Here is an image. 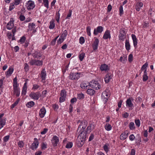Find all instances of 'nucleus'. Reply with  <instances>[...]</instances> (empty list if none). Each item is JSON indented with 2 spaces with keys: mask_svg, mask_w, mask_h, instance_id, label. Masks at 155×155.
Wrapping results in <instances>:
<instances>
[{
  "mask_svg": "<svg viewBox=\"0 0 155 155\" xmlns=\"http://www.w3.org/2000/svg\"><path fill=\"white\" fill-rule=\"evenodd\" d=\"M79 132H81L76 140L77 146L79 147H81L84 144L86 137L89 134L86 130L79 129Z\"/></svg>",
  "mask_w": 155,
  "mask_h": 155,
  "instance_id": "f257e3e1",
  "label": "nucleus"
},
{
  "mask_svg": "<svg viewBox=\"0 0 155 155\" xmlns=\"http://www.w3.org/2000/svg\"><path fill=\"white\" fill-rule=\"evenodd\" d=\"M89 86L92 88L97 90L101 88V85L99 84L97 81H92L89 83Z\"/></svg>",
  "mask_w": 155,
  "mask_h": 155,
  "instance_id": "f03ea898",
  "label": "nucleus"
},
{
  "mask_svg": "<svg viewBox=\"0 0 155 155\" xmlns=\"http://www.w3.org/2000/svg\"><path fill=\"white\" fill-rule=\"evenodd\" d=\"M81 74L80 73H72L71 72L69 76V78L72 80L78 79L80 77Z\"/></svg>",
  "mask_w": 155,
  "mask_h": 155,
  "instance_id": "7ed1b4c3",
  "label": "nucleus"
},
{
  "mask_svg": "<svg viewBox=\"0 0 155 155\" xmlns=\"http://www.w3.org/2000/svg\"><path fill=\"white\" fill-rule=\"evenodd\" d=\"M29 63L31 65L35 64L38 66H39L42 65L43 61H42L39 60L32 59L29 61Z\"/></svg>",
  "mask_w": 155,
  "mask_h": 155,
  "instance_id": "20e7f679",
  "label": "nucleus"
},
{
  "mask_svg": "<svg viewBox=\"0 0 155 155\" xmlns=\"http://www.w3.org/2000/svg\"><path fill=\"white\" fill-rule=\"evenodd\" d=\"M87 124V121L85 120H83L81 122L80 124L78 126L77 131H78L79 129L84 130Z\"/></svg>",
  "mask_w": 155,
  "mask_h": 155,
  "instance_id": "39448f33",
  "label": "nucleus"
},
{
  "mask_svg": "<svg viewBox=\"0 0 155 155\" xmlns=\"http://www.w3.org/2000/svg\"><path fill=\"white\" fill-rule=\"evenodd\" d=\"M29 96L32 99L38 100L41 96V94L39 92L36 93L31 92Z\"/></svg>",
  "mask_w": 155,
  "mask_h": 155,
  "instance_id": "423d86ee",
  "label": "nucleus"
},
{
  "mask_svg": "<svg viewBox=\"0 0 155 155\" xmlns=\"http://www.w3.org/2000/svg\"><path fill=\"white\" fill-rule=\"evenodd\" d=\"M119 39L122 41L124 40L126 38V33L125 31L122 29L120 30V35L119 36Z\"/></svg>",
  "mask_w": 155,
  "mask_h": 155,
  "instance_id": "0eeeda50",
  "label": "nucleus"
},
{
  "mask_svg": "<svg viewBox=\"0 0 155 155\" xmlns=\"http://www.w3.org/2000/svg\"><path fill=\"white\" fill-rule=\"evenodd\" d=\"M59 141L58 137L56 136H54L51 140V142L53 146L54 147L57 146Z\"/></svg>",
  "mask_w": 155,
  "mask_h": 155,
  "instance_id": "6e6552de",
  "label": "nucleus"
},
{
  "mask_svg": "<svg viewBox=\"0 0 155 155\" xmlns=\"http://www.w3.org/2000/svg\"><path fill=\"white\" fill-rule=\"evenodd\" d=\"M14 19L11 18L10 20L6 25V28L10 30L14 27Z\"/></svg>",
  "mask_w": 155,
  "mask_h": 155,
  "instance_id": "1a4fd4ad",
  "label": "nucleus"
},
{
  "mask_svg": "<svg viewBox=\"0 0 155 155\" xmlns=\"http://www.w3.org/2000/svg\"><path fill=\"white\" fill-rule=\"evenodd\" d=\"M133 98L131 97L128 99L126 101V106L130 108L131 109H132V107L134 106L133 104L132 103L131 101H133Z\"/></svg>",
  "mask_w": 155,
  "mask_h": 155,
  "instance_id": "9d476101",
  "label": "nucleus"
},
{
  "mask_svg": "<svg viewBox=\"0 0 155 155\" xmlns=\"http://www.w3.org/2000/svg\"><path fill=\"white\" fill-rule=\"evenodd\" d=\"M103 31V28L101 26H98L96 28H95L94 31V34L95 35H97L98 33H101Z\"/></svg>",
  "mask_w": 155,
  "mask_h": 155,
  "instance_id": "9b49d317",
  "label": "nucleus"
},
{
  "mask_svg": "<svg viewBox=\"0 0 155 155\" xmlns=\"http://www.w3.org/2000/svg\"><path fill=\"white\" fill-rule=\"evenodd\" d=\"M95 41L92 45V47L94 50H96L98 48V44L99 41L98 38H94Z\"/></svg>",
  "mask_w": 155,
  "mask_h": 155,
  "instance_id": "f8f14e48",
  "label": "nucleus"
},
{
  "mask_svg": "<svg viewBox=\"0 0 155 155\" xmlns=\"http://www.w3.org/2000/svg\"><path fill=\"white\" fill-rule=\"evenodd\" d=\"M101 97L103 99H105V101L106 102L109 97L108 94L106 91H103Z\"/></svg>",
  "mask_w": 155,
  "mask_h": 155,
  "instance_id": "ddd939ff",
  "label": "nucleus"
},
{
  "mask_svg": "<svg viewBox=\"0 0 155 155\" xmlns=\"http://www.w3.org/2000/svg\"><path fill=\"white\" fill-rule=\"evenodd\" d=\"M46 113V110L44 107H43L40 110L39 115L41 118H43Z\"/></svg>",
  "mask_w": 155,
  "mask_h": 155,
  "instance_id": "4468645a",
  "label": "nucleus"
},
{
  "mask_svg": "<svg viewBox=\"0 0 155 155\" xmlns=\"http://www.w3.org/2000/svg\"><path fill=\"white\" fill-rule=\"evenodd\" d=\"M35 5L34 2L31 1L28 2V10L33 9L35 7Z\"/></svg>",
  "mask_w": 155,
  "mask_h": 155,
  "instance_id": "2eb2a0df",
  "label": "nucleus"
},
{
  "mask_svg": "<svg viewBox=\"0 0 155 155\" xmlns=\"http://www.w3.org/2000/svg\"><path fill=\"white\" fill-rule=\"evenodd\" d=\"M110 31L109 30L106 31L104 35L103 38L104 39H107L108 38H110Z\"/></svg>",
  "mask_w": 155,
  "mask_h": 155,
  "instance_id": "dca6fc26",
  "label": "nucleus"
},
{
  "mask_svg": "<svg viewBox=\"0 0 155 155\" xmlns=\"http://www.w3.org/2000/svg\"><path fill=\"white\" fill-rule=\"evenodd\" d=\"M46 73L45 69H43L41 71L40 76L42 80L45 79Z\"/></svg>",
  "mask_w": 155,
  "mask_h": 155,
  "instance_id": "f3484780",
  "label": "nucleus"
},
{
  "mask_svg": "<svg viewBox=\"0 0 155 155\" xmlns=\"http://www.w3.org/2000/svg\"><path fill=\"white\" fill-rule=\"evenodd\" d=\"M132 38L133 40L134 45V47H136L137 44V40L136 35L132 34L131 35Z\"/></svg>",
  "mask_w": 155,
  "mask_h": 155,
  "instance_id": "a211bd4d",
  "label": "nucleus"
},
{
  "mask_svg": "<svg viewBox=\"0 0 155 155\" xmlns=\"http://www.w3.org/2000/svg\"><path fill=\"white\" fill-rule=\"evenodd\" d=\"M41 52L40 51L39 52L37 51L35 52V53H33L32 54V55L33 56V57L38 58H39L41 57Z\"/></svg>",
  "mask_w": 155,
  "mask_h": 155,
  "instance_id": "6ab92c4d",
  "label": "nucleus"
},
{
  "mask_svg": "<svg viewBox=\"0 0 155 155\" xmlns=\"http://www.w3.org/2000/svg\"><path fill=\"white\" fill-rule=\"evenodd\" d=\"M13 71V68L12 67L9 68L8 71L6 73V76L7 78H8L9 76H11L12 74Z\"/></svg>",
  "mask_w": 155,
  "mask_h": 155,
  "instance_id": "aec40b11",
  "label": "nucleus"
},
{
  "mask_svg": "<svg viewBox=\"0 0 155 155\" xmlns=\"http://www.w3.org/2000/svg\"><path fill=\"white\" fill-rule=\"evenodd\" d=\"M39 144V142L38 141L34 142L32 144L31 148V149L34 150L35 149H36L38 147Z\"/></svg>",
  "mask_w": 155,
  "mask_h": 155,
  "instance_id": "412c9836",
  "label": "nucleus"
},
{
  "mask_svg": "<svg viewBox=\"0 0 155 155\" xmlns=\"http://www.w3.org/2000/svg\"><path fill=\"white\" fill-rule=\"evenodd\" d=\"M111 75L110 74H108L106 75L104 78V81L106 83H108L110 80L111 78Z\"/></svg>",
  "mask_w": 155,
  "mask_h": 155,
  "instance_id": "4be33fe9",
  "label": "nucleus"
},
{
  "mask_svg": "<svg viewBox=\"0 0 155 155\" xmlns=\"http://www.w3.org/2000/svg\"><path fill=\"white\" fill-rule=\"evenodd\" d=\"M143 5V3L142 2L137 3L136 5L135 6V8L137 11H139L140 9V8L142 7Z\"/></svg>",
  "mask_w": 155,
  "mask_h": 155,
  "instance_id": "5701e85b",
  "label": "nucleus"
},
{
  "mask_svg": "<svg viewBox=\"0 0 155 155\" xmlns=\"http://www.w3.org/2000/svg\"><path fill=\"white\" fill-rule=\"evenodd\" d=\"M87 93L88 94H89L91 96H92L94 95L95 93V91L92 89H88L87 91Z\"/></svg>",
  "mask_w": 155,
  "mask_h": 155,
  "instance_id": "b1692460",
  "label": "nucleus"
},
{
  "mask_svg": "<svg viewBox=\"0 0 155 155\" xmlns=\"http://www.w3.org/2000/svg\"><path fill=\"white\" fill-rule=\"evenodd\" d=\"M148 79V77L147 75V70L145 69L144 72V74L143 76V80L144 81H147Z\"/></svg>",
  "mask_w": 155,
  "mask_h": 155,
  "instance_id": "393cba45",
  "label": "nucleus"
},
{
  "mask_svg": "<svg viewBox=\"0 0 155 155\" xmlns=\"http://www.w3.org/2000/svg\"><path fill=\"white\" fill-rule=\"evenodd\" d=\"M17 77H15L13 79V89L14 88H18V84L17 83Z\"/></svg>",
  "mask_w": 155,
  "mask_h": 155,
  "instance_id": "a878e982",
  "label": "nucleus"
},
{
  "mask_svg": "<svg viewBox=\"0 0 155 155\" xmlns=\"http://www.w3.org/2000/svg\"><path fill=\"white\" fill-rule=\"evenodd\" d=\"M13 90L14 94H16V96L17 97H19L20 94L19 89L18 88H14Z\"/></svg>",
  "mask_w": 155,
  "mask_h": 155,
  "instance_id": "bb28decb",
  "label": "nucleus"
},
{
  "mask_svg": "<svg viewBox=\"0 0 155 155\" xmlns=\"http://www.w3.org/2000/svg\"><path fill=\"white\" fill-rule=\"evenodd\" d=\"M125 47L127 51H129L130 49V45L129 41L126 39L125 41Z\"/></svg>",
  "mask_w": 155,
  "mask_h": 155,
  "instance_id": "cd10ccee",
  "label": "nucleus"
},
{
  "mask_svg": "<svg viewBox=\"0 0 155 155\" xmlns=\"http://www.w3.org/2000/svg\"><path fill=\"white\" fill-rule=\"evenodd\" d=\"M108 66L105 64H104L101 65L100 67V69L102 71H107V69Z\"/></svg>",
  "mask_w": 155,
  "mask_h": 155,
  "instance_id": "c85d7f7f",
  "label": "nucleus"
},
{
  "mask_svg": "<svg viewBox=\"0 0 155 155\" xmlns=\"http://www.w3.org/2000/svg\"><path fill=\"white\" fill-rule=\"evenodd\" d=\"M34 105V102L33 101H31L28 102L26 104V106L28 108H31L33 107Z\"/></svg>",
  "mask_w": 155,
  "mask_h": 155,
  "instance_id": "c756f323",
  "label": "nucleus"
},
{
  "mask_svg": "<svg viewBox=\"0 0 155 155\" xmlns=\"http://www.w3.org/2000/svg\"><path fill=\"white\" fill-rule=\"evenodd\" d=\"M127 137V134H126L125 133H123L120 135V138L121 140H124Z\"/></svg>",
  "mask_w": 155,
  "mask_h": 155,
  "instance_id": "7c9ffc66",
  "label": "nucleus"
},
{
  "mask_svg": "<svg viewBox=\"0 0 155 155\" xmlns=\"http://www.w3.org/2000/svg\"><path fill=\"white\" fill-rule=\"evenodd\" d=\"M64 38H63L62 36H61L60 38L57 41V44L58 45L61 44L64 41Z\"/></svg>",
  "mask_w": 155,
  "mask_h": 155,
  "instance_id": "2f4dec72",
  "label": "nucleus"
},
{
  "mask_svg": "<svg viewBox=\"0 0 155 155\" xmlns=\"http://www.w3.org/2000/svg\"><path fill=\"white\" fill-rule=\"evenodd\" d=\"M92 125V124H90L87 127V129L85 130H86V132L89 134L91 132V131Z\"/></svg>",
  "mask_w": 155,
  "mask_h": 155,
  "instance_id": "473e14b6",
  "label": "nucleus"
},
{
  "mask_svg": "<svg viewBox=\"0 0 155 155\" xmlns=\"http://www.w3.org/2000/svg\"><path fill=\"white\" fill-rule=\"evenodd\" d=\"M60 95L61 97H66V92L64 90H62L61 91Z\"/></svg>",
  "mask_w": 155,
  "mask_h": 155,
  "instance_id": "72a5a7b5",
  "label": "nucleus"
},
{
  "mask_svg": "<svg viewBox=\"0 0 155 155\" xmlns=\"http://www.w3.org/2000/svg\"><path fill=\"white\" fill-rule=\"evenodd\" d=\"M105 129L107 131H109L112 128V127L111 125L110 124H107L105 126Z\"/></svg>",
  "mask_w": 155,
  "mask_h": 155,
  "instance_id": "f704fd0d",
  "label": "nucleus"
},
{
  "mask_svg": "<svg viewBox=\"0 0 155 155\" xmlns=\"http://www.w3.org/2000/svg\"><path fill=\"white\" fill-rule=\"evenodd\" d=\"M134 122H131L130 123L129 126L130 129L131 130H133L135 128V127H134Z\"/></svg>",
  "mask_w": 155,
  "mask_h": 155,
  "instance_id": "c9c22d12",
  "label": "nucleus"
},
{
  "mask_svg": "<svg viewBox=\"0 0 155 155\" xmlns=\"http://www.w3.org/2000/svg\"><path fill=\"white\" fill-rule=\"evenodd\" d=\"M91 28L90 26H87L86 28V32L87 35L90 36L91 35Z\"/></svg>",
  "mask_w": 155,
  "mask_h": 155,
  "instance_id": "e433bc0d",
  "label": "nucleus"
},
{
  "mask_svg": "<svg viewBox=\"0 0 155 155\" xmlns=\"http://www.w3.org/2000/svg\"><path fill=\"white\" fill-rule=\"evenodd\" d=\"M55 26V24L53 21H51L50 22V25L49 26V28L51 29H53Z\"/></svg>",
  "mask_w": 155,
  "mask_h": 155,
  "instance_id": "4c0bfd02",
  "label": "nucleus"
},
{
  "mask_svg": "<svg viewBox=\"0 0 155 155\" xmlns=\"http://www.w3.org/2000/svg\"><path fill=\"white\" fill-rule=\"evenodd\" d=\"M73 144L71 142H69L67 144L66 147L67 148H70L72 147Z\"/></svg>",
  "mask_w": 155,
  "mask_h": 155,
  "instance_id": "58836bf2",
  "label": "nucleus"
},
{
  "mask_svg": "<svg viewBox=\"0 0 155 155\" xmlns=\"http://www.w3.org/2000/svg\"><path fill=\"white\" fill-rule=\"evenodd\" d=\"M77 98L78 99L81 100L83 99L84 98V95L83 94H80L78 95Z\"/></svg>",
  "mask_w": 155,
  "mask_h": 155,
  "instance_id": "ea45409f",
  "label": "nucleus"
},
{
  "mask_svg": "<svg viewBox=\"0 0 155 155\" xmlns=\"http://www.w3.org/2000/svg\"><path fill=\"white\" fill-rule=\"evenodd\" d=\"M48 0H43L44 5L47 8H48Z\"/></svg>",
  "mask_w": 155,
  "mask_h": 155,
  "instance_id": "a19ab883",
  "label": "nucleus"
},
{
  "mask_svg": "<svg viewBox=\"0 0 155 155\" xmlns=\"http://www.w3.org/2000/svg\"><path fill=\"white\" fill-rule=\"evenodd\" d=\"M85 55V54L83 53L79 55V58L81 61H82L84 59Z\"/></svg>",
  "mask_w": 155,
  "mask_h": 155,
  "instance_id": "79ce46f5",
  "label": "nucleus"
},
{
  "mask_svg": "<svg viewBox=\"0 0 155 155\" xmlns=\"http://www.w3.org/2000/svg\"><path fill=\"white\" fill-rule=\"evenodd\" d=\"M59 36H58L56 37L55 38H54L52 41H51V45H54L55 44V42L57 41V39L58 37Z\"/></svg>",
  "mask_w": 155,
  "mask_h": 155,
  "instance_id": "37998d69",
  "label": "nucleus"
},
{
  "mask_svg": "<svg viewBox=\"0 0 155 155\" xmlns=\"http://www.w3.org/2000/svg\"><path fill=\"white\" fill-rule=\"evenodd\" d=\"M135 122L136 125L137 127H140V122L139 119H136L135 120Z\"/></svg>",
  "mask_w": 155,
  "mask_h": 155,
  "instance_id": "c03bdc74",
  "label": "nucleus"
},
{
  "mask_svg": "<svg viewBox=\"0 0 155 155\" xmlns=\"http://www.w3.org/2000/svg\"><path fill=\"white\" fill-rule=\"evenodd\" d=\"M148 65V64L147 63H146L144 64H143L142 66V68H141V69L142 70H144L146 69V68L147 67Z\"/></svg>",
  "mask_w": 155,
  "mask_h": 155,
  "instance_id": "a18cd8bd",
  "label": "nucleus"
},
{
  "mask_svg": "<svg viewBox=\"0 0 155 155\" xmlns=\"http://www.w3.org/2000/svg\"><path fill=\"white\" fill-rule=\"evenodd\" d=\"M59 12V11L58 13H56V20L58 22H59L60 19V15Z\"/></svg>",
  "mask_w": 155,
  "mask_h": 155,
  "instance_id": "49530a36",
  "label": "nucleus"
},
{
  "mask_svg": "<svg viewBox=\"0 0 155 155\" xmlns=\"http://www.w3.org/2000/svg\"><path fill=\"white\" fill-rule=\"evenodd\" d=\"M84 39L83 37H81L79 39V42L80 43L82 44L84 43Z\"/></svg>",
  "mask_w": 155,
  "mask_h": 155,
  "instance_id": "de8ad7c7",
  "label": "nucleus"
},
{
  "mask_svg": "<svg viewBox=\"0 0 155 155\" xmlns=\"http://www.w3.org/2000/svg\"><path fill=\"white\" fill-rule=\"evenodd\" d=\"M18 145L20 147H22L24 146V143L23 141H20L18 142Z\"/></svg>",
  "mask_w": 155,
  "mask_h": 155,
  "instance_id": "09e8293b",
  "label": "nucleus"
},
{
  "mask_svg": "<svg viewBox=\"0 0 155 155\" xmlns=\"http://www.w3.org/2000/svg\"><path fill=\"white\" fill-rule=\"evenodd\" d=\"M68 34L67 31L66 30H64L63 34L61 35V36H63V38H65L66 37V36Z\"/></svg>",
  "mask_w": 155,
  "mask_h": 155,
  "instance_id": "8fccbe9b",
  "label": "nucleus"
},
{
  "mask_svg": "<svg viewBox=\"0 0 155 155\" xmlns=\"http://www.w3.org/2000/svg\"><path fill=\"white\" fill-rule=\"evenodd\" d=\"M133 54H130L128 56V61L130 62H131L133 61Z\"/></svg>",
  "mask_w": 155,
  "mask_h": 155,
  "instance_id": "3c124183",
  "label": "nucleus"
},
{
  "mask_svg": "<svg viewBox=\"0 0 155 155\" xmlns=\"http://www.w3.org/2000/svg\"><path fill=\"white\" fill-rule=\"evenodd\" d=\"M25 67L24 69L25 70V71H27L29 69V66L28 64L26 63H25L24 64Z\"/></svg>",
  "mask_w": 155,
  "mask_h": 155,
  "instance_id": "603ef678",
  "label": "nucleus"
},
{
  "mask_svg": "<svg viewBox=\"0 0 155 155\" xmlns=\"http://www.w3.org/2000/svg\"><path fill=\"white\" fill-rule=\"evenodd\" d=\"M19 18L21 21H23L25 20V17L24 15H22L21 14Z\"/></svg>",
  "mask_w": 155,
  "mask_h": 155,
  "instance_id": "864d4df0",
  "label": "nucleus"
},
{
  "mask_svg": "<svg viewBox=\"0 0 155 155\" xmlns=\"http://www.w3.org/2000/svg\"><path fill=\"white\" fill-rule=\"evenodd\" d=\"M119 10H120V15H121L123 13V8L122 6L120 5V7L119 8Z\"/></svg>",
  "mask_w": 155,
  "mask_h": 155,
  "instance_id": "5fc2aeb1",
  "label": "nucleus"
},
{
  "mask_svg": "<svg viewBox=\"0 0 155 155\" xmlns=\"http://www.w3.org/2000/svg\"><path fill=\"white\" fill-rule=\"evenodd\" d=\"M25 36H23L20 39V41L22 43H23L25 42Z\"/></svg>",
  "mask_w": 155,
  "mask_h": 155,
  "instance_id": "6e6d98bb",
  "label": "nucleus"
},
{
  "mask_svg": "<svg viewBox=\"0 0 155 155\" xmlns=\"http://www.w3.org/2000/svg\"><path fill=\"white\" fill-rule=\"evenodd\" d=\"M86 84H84L83 83H82L80 84V87L82 88H85V87H87L88 86H86Z\"/></svg>",
  "mask_w": 155,
  "mask_h": 155,
  "instance_id": "4d7b16f0",
  "label": "nucleus"
},
{
  "mask_svg": "<svg viewBox=\"0 0 155 155\" xmlns=\"http://www.w3.org/2000/svg\"><path fill=\"white\" fill-rule=\"evenodd\" d=\"M10 136L9 135H7L4 137L3 140L4 141L7 142L8 141L9 138Z\"/></svg>",
  "mask_w": 155,
  "mask_h": 155,
  "instance_id": "13d9d810",
  "label": "nucleus"
},
{
  "mask_svg": "<svg viewBox=\"0 0 155 155\" xmlns=\"http://www.w3.org/2000/svg\"><path fill=\"white\" fill-rule=\"evenodd\" d=\"M47 148L46 144H45V143H42L41 146L42 150L45 149Z\"/></svg>",
  "mask_w": 155,
  "mask_h": 155,
  "instance_id": "bf43d9fd",
  "label": "nucleus"
},
{
  "mask_svg": "<svg viewBox=\"0 0 155 155\" xmlns=\"http://www.w3.org/2000/svg\"><path fill=\"white\" fill-rule=\"evenodd\" d=\"M65 97H61L59 98V102H64L65 100Z\"/></svg>",
  "mask_w": 155,
  "mask_h": 155,
  "instance_id": "052dcab7",
  "label": "nucleus"
},
{
  "mask_svg": "<svg viewBox=\"0 0 155 155\" xmlns=\"http://www.w3.org/2000/svg\"><path fill=\"white\" fill-rule=\"evenodd\" d=\"M48 130L47 128H44L43 130L41 132V134H44L46 133Z\"/></svg>",
  "mask_w": 155,
  "mask_h": 155,
  "instance_id": "680f3d73",
  "label": "nucleus"
},
{
  "mask_svg": "<svg viewBox=\"0 0 155 155\" xmlns=\"http://www.w3.org/2000/svg\"><path fill=\"white\" fill-rule=\"evenodd\" d=\"M135 137L134 136V134H131L130 136V137H129V139H130V140H131V141H133V140L134 139H135Z\"/></svg>",
  "mask_w": 155,
  "mask_h": 155,
  "instance_id": "e2e57ef3",
  "label": "nucleus"
},
{
  "mask_svg": "<svg viewBox=\"0 0 155 155\" xmlns=\"http://www.w3.org/2000/svg\"><path fill=\"white\" fill-rule=\"evenodd\" d=\"M39 87V86L37 84H34L33 85V87L32 88V89H38Z\"/></svg>",
  "mask_w": 155,
  "mask_h": 155,
  "instance_id": "0e129e2a",
  "label": "nucleus"
},
{
  "mask_svg": "<svg viewBox=\"0 0 155 155\" xmlns=\"http://www.w3.org/2000/svg\"><path fill=\"white\" fill-rule=\"evenodd\" d=\"M94 137V135L93 134H91L89 137V141H90L92 140L93 139Z\"/></svg>",
  "mask_w": 155,
  "mask_h": 155,
  "instance_id": "69168bd1",
  "label": "nucleus"
},
{
  "mask_svg": "<svg viewBox=\"0 0 155 155\" xmlns=\"http://www.w3.org/2000/svg\"><path fill=\"white\" fill-rule=\"evenodd\" d=\"M53 107L55 110H56L58 108V105L56 104L53 105Z\"/></svg>",
  "mask_w": 155,
  "mask_h": 155,
  "instance_id": "338daca9",
  "label": "nucleus"
},
{
  "mask_svg": "<svg viewBox=\"0 0 155 155\" xmlns=\"http://www.w3.org/2000/svg\"><path fill=\"white\" fill-rule=\"evenodd\" d=\"M135 150L134 149H132L130 153V155H135Z\"/></svg>",
  "mask_w": 155,
  "mask_h": 155,
  "instance_id": "774afa93",
  "label": "nucleus"
}]
</instances>
